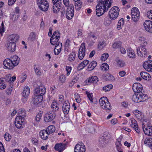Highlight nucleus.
<instances>
[{
  "instance_id": "obj_1",
  "label": "nucleus",
  "mask_w": 152,
  "mask_h": 152,
  "mask_svg": "<svg viewBox=\"0 0 152 152\" xmlns=\"http://www.w3.org/2000/svg\"><path fill=\"white\" fill-rule=\"evenodd\" d=\"M112 0H97L98 4L96 7V13L98 16L104 14L111 6Z\"/></svg>"
},
{
  "instance_id": "obj_2",
  "label": "nucleus",
  "mask_w": 152,
  "mask_h": 152,
  "mask_svg": "<svg viewBox=\"0 0 152 152\" xmlns=\"http://www.w3.org/2000/svg\"><path fill=\"white\" fill-rule=\"evenodd\" d=\"M20 61V58L18 56L15 55L10 58L6 59L3 64L7 68L11 69L18 64Z\"/></svg>"
},
{
  "instance_id": "obj_3",
  "label": "nucleus",
  "mask_w": 152,
  "mask_h": 152,
  "mask_svg": "<svg viewBox=\"0 0 152 152\" xmlns=\"http://www.w3.org/2000/svg\"><path fill=\"white\" fill-rule=\"evenodd\" d=\"M100 106L102 108L108 113L110 112L112 109L111 104L106 97L101 98L99 100Z\"/></svg>"
},
{
  "instance_id": "obj_4",
  "label": "nucleus",
  "mask_w": 152,
  "mask_h": 152,
  "mask_svg": "<svg viewBox=\"0 0 152 152\" xmlns=\"http://www.w3.org/2000/svg\"><path fill=\"white\" fill-rule=\"evenodd\" d=\"M147 43L146 41H143L137 49L138 55L142 57H145L147 56L146 46Z\"/></svg>"
},
{
  "instance_id": "obj_5",
  "label": "nucleus",
  "mask_w": 152,
  "mask_h": 152,
  "mask_svg": "<svg viewBox=\"0 0 152 152\" xmlns=\"http://www.w3.org/2000/svg\"><path fill=\"white\" fill-rule=\"evenodd\" d=\"M37 4L39 9L42 11H47L49 8V4L46 0H37Z\"/></svg>"
},
{
  "instance_id": "obj_6",
  "label": "nucleus",
  "mask_w": 152,
  "mask_h": 152,
  "mask_svg": "<svg viewBox=\"0 0 152 152\" xmlns=\"http://www.w3.org/2000/svg\"><path fill=\"white\" fill-rule=\"evenodd\" d=\"M119 9L118 7L115 6L112 7L109 12V16L111 20L116 19L119 14Z\"/></svg>"
},
{
  "instance_id": "obj_7",
  "label": "nucleus",
  "mask_w": 152,
  "mask_h": 152,
  "mask_svg": "<svg viewBox=\"0 0 152 152\" xmlns=\"http://www.w3.org/2000/svg\"><path fill=\"white\" fill-rule=\"evenodd\" d=\"M142 128L145 134L152 136V126L150 123H148L145 125L143 124Z\"/></svg>"
},
{
  "instance_id": "obj_8",
  "label": "nucleus",
  "mask_w": 152,
  "mask_h": 152,
  "mask_svg": "<svg viewBox=\"0 0 152 152\" xmlns=\"http://www.w3.org/2000/svg\"><path fill=\"white\" fill-rule=\"evenodd\" d=\"M74 7L72 4H70L67 7L66 12V17L68 20H71L74 15Z\"/></svg>"
},
{
  "instance_id": "obj_9",
  "label": "nucleus",
  "mask_w": 152,
  "mask_h": 152,
  "mask_svg": "<svg viewBox=\"0 0 152 152\" xmlns=\"http://www.w3.org/2000/svg\"><path fill=\"white\" fill-rule=\"evenodd\" d=\"M74 152H85L86 147L82 142H78L74 148Z\"/></svg>"
},
{
  "instance_id": "obj_10",
  "label": "nucleus",
  "mask_w": 152,
  "mask_h": 152,
  "mask_svg": "<svg viewBox=\"0 0 152 152\" xmlns=\"http://www.w3.org/2000/svg\"><path fill=\"white\" fill-rule=\"evenodd\" d=\"M30 92L29 88L28 86L25 87L22 93L23 97L21 100L23 103H25L27 101V98Z\"/></svg>"
},
{
  "instance_id": "obj_11",
  "label": "nucleus",
  "mask_w": 152,
  "mask_h": 152,
  "mask_svg": "<svg viewBox=\"0 0 152 152\" xmlns=\"http://www.w3.org/2000/svg\"><path fill=\"white\" fill-rule=\"evenodd\" d=\"M56 114L53 112H50L46 113L44 117L45 122H48L52 121L55 118Z\"/></svg>"
},
{
  "instance_id": "obj_12",
  "label": "nucleus",
  "mask_w": 152,
  "mask_h": 152,
  "mask_svg": "<svg viewBox=\"0 0 152 152\" xmlns=\"http://www.w3.org/2000/svg\"><path fill=\"white\" fill-rule=\"evenodd\" d=\"M86 51V48L84 43L82 44L80 46L78 53V58L80 60H82L83 59L85 56Z\"/></svg>"
},
{
  "instance_id": "obj_13",
  "label": "nucleus",
  "mask_w": 152,
  "mask_h": 152,
  "mask_svg": "<svg viewBox=\"0 0 152 152\" xmlns=\"http://www.w3.org/2000/svg\"><path fill=\"white\" fill-rule=\"evenodd\" d=\"M108 134L107 132H105L103 136L100 137L99 139V144L103 146L108 142L109 138L108 137Z\"/></svg>"
},
{
  "instance_id": "obj_14",
  "label": "nucleus",
  "mask_w": 152,
  "mask_h": 152,
  "mask_svg": "<svg viewBox=\"0 0 152 152\" xmlns=\"http://www.w3.org/2000/svg\"><path fill=\"white\" fill-rule=\"evenodd\" d=\"M67 147V144L65 143H58L56 144L54 147V149L58 152H61Z\"/></svg>"
},
{
  "instance_id": "obj_15",
  "label": "nucleus",
  "mask_w": 152,
  "mask_h": 152,
  "mask_svg": "<svg viewBox=\"0 0 152 152\" xmlns=\"http://www.w3.org/2000/svg\"><path fill=\"white\" fill-rule=\"evenodd\" d=\"M45 89L44 86H40L38 88H36L34 92V95H36L37 96H42L43 97V95L45 93Z\"/></svg>"
},
{
  "instance_id": "obj_16",
  "label": "nucleus",
  "mask_w": 152,
  "mask_h": 152,
  "mask_svg": "<svg viewBox=\"0 0 152 152\" xmlns=\"http://www.w3.org/2000/svg\"><path fill=\"white\" fill-rule=\"evenodd\" d=\"M54 34L52 36L50 39V43L53 45H56V46H57L60 47L59 48H61V47H62V44L60 41H59V38L53 37Z\"/></svg>"
},
{
  "instance_id": "obj_17",
  "label": "nucleus",
  "mask_w": 152,
  "mask_h": 152,
  "mask_svg": "<svg viewBox=\"0 0 152 152\" xmlns=\"http://www.w3.org/2000/svg\"><path fill=\"white\" fill-rule=\"evenodd\" d=\"M143 67L147 71L152 72V61L148 60L144 62Z\"/></svg>"
},
{
  "instance_id": "obj_18",
  "label": "nucleus",
  "mask_w": 152,
  "mask_h": 152,
  "mask_svg": "<svg viewBox=\"0 0 152 152\" xmlns=\"http://www.w3.org/2000/svg\"><path fill=\"white\" fill-rule=\"evenodd\" d=\"M142 86L140 83H136L133 85L132 89L135 93H139L142 91Z\"/></svg>"
},
{
  "instance_id": "obj_19",
  "label": "nucleus",
  "mask_w": 152,
  "mask_h": 152,
  "mask_svg": "<svg viewBox=\"0 0 152 152\" xmlns=\"http://www.w3.org/2000/svg\"><path fill=\"white\" fill-rule=\"evenodd\" d=\"M131 14L132 19H135L134 16H136L137 17H136L137 19H135L136 20L139 19L140 12L137 8L135 7L133 8L131 10Z\"/></svg>"
},
{
  "instance_id": "obj_20",
  "label": "nucleus",
  "mask_w": 152,
  "mask_h": 152,
  "mask_svg": "<svg viewBox=\"0 0 152 152\" xmlns=\"http://www.w3.org/2000/svg\"><path fill=\"white\" fill-rule=\"evenodd\" d=\"M143 25L145 30L151 33H152V21L149 20H145Z\"/></svg>"
},
{
  "instance_id": "obj_21",
  "label": "nucleus",
  "mask_w": 152,
  "mask_h": 152,
  "mask_svg": "<svg viewBox=\"0 0 152 152\" xmlns=\"http://www.w3.org/2000/svg\"><path fill=\"white\" fill-rule=\"evenodd\" d=\"M53 6V11H55L56 10V12H58L60 10V8L59 7H61V5L62 4L61 0H52Z\"/></svg>"
},
{
  "instance_id": "obj_22",
  "label": "nucleus",
  "mask_w": 152,
  "mask_h": 152,
  "mask_svg": "<svg viewBox=\"0 0 152 152\" xmlns=\"http://www.w3.org/2000/svg\"><path fill=\"white\" fill-rule=\"evenodd\" d=\"M15 124L16 127L18 129H21L24 127V125L20 117H17L15 120Z\"/></svg>"
},
{
  "instance_id": "obj_23",
  "label": "nucleus",
  "mask_w": 152,
  "mask_h": 152,
  "mask_svg": "<svg viewBox=\"0 0 152 152\" xmlns=\"http://www.w3.org/2000/svg\"><path fill=\"white\" fill-rule=\"evenodd\" d=\"M70 107V103L68 101L64 102L62 107L63 111L65 114L68 113Z\"/></svg>"
},
{
  "instance_id": "obj_24",
  "label": "nucleus",
  "mask_w": 152,
  "mask_h": 152,
  "mask_svg": "<svg viewBox=\"0 0 152 152\" xmlns=\"http://www.w3.org/2000/svg\"><path fill=\"white\" fill-rule=\"evenodd\" d=\"M131 124L130 126L133 128L137 133L140 132V129L138 128V125L136 121L134 119L132 118L131 119Z\"/></svg>"
},
{
  "instance_id": "obj_25",
  "label": "nucleus",
  "mask_w": 152,
  "mask_h": 152,
  "mask_svg": "<svg viewBox=\"0 0 152 152\" xmlns=\"http://www.w3.org/2000/svg\"><path fill=\"white\" fill-rule=\"evenodd\" d=\"M41 96H37L34 95V96L33 97L32 99V101L34 104L37 105L42 102L43 98Z\"/></svg>"
},
{
  "instance_id": "obj_26",
  "label": "nucleus",
  "mask_w": 152,
  "mask_h": 152,
  "mask_svg": "<svg viewBox=\"0 0 152 152\" xmlns=\"http://www.w3.org/2000/svg\"><path fill=\"white\" fill-rule=\"evenodd\" d=\"M41 138L42 139L46 140L48 138L49 133L47 131L45 130H43L41 131L39 133Z\"/></svg>"
},
{
  "instance_id": "obj_27",
  "label": "nucleus",
  "mask_w": 152,
  "mask_h": 152,
  "mask_svg": "<svg viewBox=\"0 0 152 152\" xmlns=\"http://www.w3.org/2000/svg\"><path fill=\"white\" fill-rule=\"evenodd\" d=\"M127 56L129 58L132 59H134L136 58V54L132 49L128 48L127 50Z\"/></svg>"
},
{
  "instance_id": "obj_28",
  "label": "nucleus",
  "mask_w": 152,
  "mask_h": 152,
  "mask_svg": "<svg viewBox=\"0 0 152 152\" xmlns=\"http://www.w3.org/2000/svg\"><path fill=\"white\" fill-rule=\"evenodd\" d=\"M7 49L11 52H13L15 50L16 44L14 42H10L8 44Z\"/></svg>"
},
{
  "instance_id": "obj_29",
  "label": "nucleus",
  "mask_w": 152,
  "mask_h": 152,
  "mask_svg": "<svg viewBox=\"0 0 152 152\" xmlns=\"http://www.w3.org/2000/svg\"><path fill=\"white\" fill-rule=\"evenodd\" d=\"M19 38V36L17 34H13L9 37V40L10 42H16Z\"/></svg>"
},
{
  "instance_id": "obj_30",
  "label": "nucleus",
  "mask_w": 152,
  "mask_h": 152,
  "mask_svg": "<svg viewBox=\"0 0 152 152\" xmlns=\"http://www.w3.org/2000/svg\"><path fill=\"white\" fill-rule=\"evenodd\" d=\"M140 75L145 80H150V75L146 72H140Z\"/></svg>"
},
{
  "instance_id": "obj_31",
  "label": "nucleus",
  "mask_w": 152,
  "mask_h": 152,
  "mask_svg": "<svg viewBox=\"0 0 152 152\" xmlns=\"http://www.w3.org/2000/svg\"><path fill=\"white\" fill-rule=\"evenodd\" d=\"M144 143L146 146L152 149V138H146L144 141Z\"/></svg>"
},
{
  "instance_id": "obj_32",
  "label": "nucleus",
  "mask_w": 152,
  "mask_h": 152,
  "mask_svg": "<svg viewBox=\"0 0 152 152\" xmlns=\"http://www.w3.org/2000/svg\"><path fill=\"white\" fill-rule=\"evenodd\" d=\"M139 96L140 98V100H141L140 102H144L148 99V96L142 92L139 93Z\"/></svg>"
},
{
  "instance_id": "obj_33",
  "label": "nucleus",
  "mask_w": 152,
  "mask_h": 152,
  "mask_svg": "<svg viewBox=\"0 0 152 152\" xmlns=\"http://www.w3.org/2000/svg\"><path fill=\"white\" fill-rule=\"evenodd\" d=\"M97 64V63L95 61H93L89 64L88 68L89 70L91 71L95 68Z\"/></svg>"
},
{
  "instance_id": "obj_34",
  "label": "nucleus",
  "mask_w": 152,
  "mask_h": 152,
  "mask_svg": "<svg viewBox=\"0 0 152 152\" xmlns=\"http://www.w3.org/2000/svg\"><path fill=\"white\" fill-rule=\"evenodd\" d=\"M88 83H96L98 81V78L96 76H93L88 79Z\"/></svg>"
},
{
  "instance_id": "obj_35",
  "label": "nucleus",
  "mask_w": 152,
  "mask_h": 152,
  "mask_svg": "<svg viewBox=\"0 0 152 152\" xmlns=\"http://www.w3.org/2000/svg\"><path fill=\"white\" fill-rule=\"evenodd\" d=\"M140 98L139 96V93L135 94L132 96V100L135 102H140Z\"/></svg>"
},
{
  "instance_id": "obj_36",
  "label": "nucleus",
  "mask_w": 152,
  "mask_h": 152,
  "mask_svg": "<svg viewBox=\"0 0 152 152\" xmlns=\"http://www.w3.org/2000/svg\"><path fill=\"white\" fill-rule=\"evenodd\" d=\"M36 36L35 32H31L30 33L29 37L28 39L29 41L32 42L36 40Z\"/></svg>"
},
{
  "instance_id": "obj_37",
  "label": "nucleus",
  "mask_w": 152,
  "mask_h": 152,
  "mask_svg": "<svg viewBox=\"0 0 152 152\" xmlns=\"http://www.w3.org/2000/svg\"><path fill=\"white\" fill-rule=\"evenodd\" d=\"M136 117L138 119L141 120L142 118V113L137 110L135 111L134 113Z\"/></svg>"
},
{
  "instance_id": "obj_38",
  "label": "nucleus",
  "mask_w": 152,
  "mask_h": 152,
  "mask_svg": "<svg viewBox=\"0 0 152 152\" xmlns=\"http://www.w3.org/2000/svg\"><path fill=\"white\" fill-rule=\"evenodd\" d=\"M121 43L120 41L115 42L113 45L112 47L114 49L119 48H121Z\"/></svg>"
},
{
  "instance_id": "obj_39",
  "label": "nucleus",
  "mask_w": 152,
  "mask_h": 152,
  "mask_svg": "<svg viewBox=\"0 0 152 152\" xmlns=\"http://www.w3.org/2000/svg\"><path fill=\"white\" fill-rule=\"evenodd\" d=\"M75 2V8L76 10H79L81 7L82 2L80 0L78 1Z\"/></svg>"
},
{
  "instance_id": "obj_40",
  "label": "nucleus",
  "mask_w": 152,
  "mask_h": 152,
  "mask_svg": "<svg viewBox=\"0 0 152 152\" xmlns=\"http://www.w3.org/2000/svg\"><path fill=\"white\" fill-rule=\"evenodd\" d=\"M55 127L53 125H50L48 127L47 129L46 130L47 131H47L48 132L49 134H50L53 132L55 130Z\"/></svg>"
},
{
  "instance_id": "obj_41",
  "label": "nucleus",
  "mask_w": 152,
  "mask_h": 152,
  "mask_svg": "<svg viewBox=\"0 0 152 152\" xmlns=\"http://www.w3.org/2000/svg\"><path fill=\"white\" fill-rule=\"evenodd\" d=\"M76 56V54L75 52H72L69 55L68 60L69 61H72L74 60Z\"/></svg>"
},
{
  "instance_id": "obj_42",
  "label": "nucleus",
  "mask_w": 152,
  "mask_h": 152,
  "mask_svg": "<svg viewBox=\"0 0 152 152\" xmlns=\"http://www.w3.org/2000/svg\"><path fill=\"white\" fill-rule=\"evenodd\" d=\"M124 24V21L123 18H121L118 22L117 28L118 30L121 28V26H123Z\"/></svg>"
},
{
  "instance_id": "obj_43",
  "label": "nucleus",
  "mask_w": 152,
  "mask_h": 152,
  "mask_svg": "<svg viewBox=\"0 0 152 152\" xmlns=\"http://www.w3.org/2000/svg\"><path fill=\"white\" fill-rule=\"evenodd\" d=\"M114 77L111 75L107 73L105 75L104 78L106 80H111L114 79Z\"/></svg>"
},
{
  "instance_id": "obj_44",
  "label": "nucleus",
  "mask_w": 152,
  "mask_h": 152,
  "mask_svg": "<svg viewBox=\"0 0 152 152\" xmlns=\"http://www.w3.org/2000/svg\"><path fill=\"white\" fill-rule=\"evenodd\" d=\"M101 69L104 71H106L109 69V66L107 63L103 64L101 66Z\"/></svg>"
},
{
  "instance_id": "obj_45",
  "label": "nucleus",
  "mask_w": 152,
  "mask_h": 152,
  "mask_svg": "<svg viewBox=\"0 0 152 152\" xmlns=\"http://www.w3.org/2000/svg\"><path fill=\"white\" fill-rule=\"evenodd\" d=\"M113 86L112 85H108L103 87V90L105 92L110 91L112 88Z\"/></svg>"
},
{
  "instance_id": "obj_46",
  "label": "nucleus",
  "mask_w": 152,
  "mask_h": 152,
  "mask_svg": "<svg viewBox=\"0 0 152 152\" xmlns=\"http://www.w3.org/2000/svg\"><path fill=\"white\" fill-rule=\"evenodd\" d=\"M61 48H59L60 47L57 46H55L54 50V52L55 55L58 54L61 52L62 47H61Z\"/></svg>"
},
{
  "instance_id": "obj_47",
  "label": "nucleus",
  "mask_w": 152,
  "mask_h": 152,
  "mask_svg": "<svg viewBox=\"0 0 152 152\" xmlns=\"http://www.w3.org/2000/svg\"><path fill=\"white\" fill-rule=\"evenodd\" d=\"M6 87V86L5 84L4 80H1L0 79V88L1 89H4Z\"/></svg>"
},
{
  "instance_id": "obj_48",
  "label": "nucleus",
  "mask_w": 152,
  "mask_h": 152,
  "mask_svg": "<svg viewBox=\"0 0 152 152\" xmlns=\"http://www.w3.org/2000/svg\"><path fill=\"white\" fill-rule=\"evenodd\" d=\"M4 83L7 82L9 83H11V76L10 75H7L6 77L4 78Z\"/></svg>"
},
{
  "instance_id": "obj_49",
  "label": "nucleus",
  "mask_w": 152,
  "mask_h": 152,
  "mask_svg": "<svg viewBox=\"0 0 152 152\" xmlns=\"http://www.w3.org/2000/svg\"><path fill=\"white\" fill-rule=\"evenodd\" d=\"M75 99L78 103H80L81 102V99L80 98V95L78 94H74Z\"/></svg>"
},
{
  "instance_id": "obj_50",
  "label": "nucleus",
  "mask_w": 152,
  "mask_h": 152,
  "mask_svg": "<svg viewBox=\"0 0 152 152\" xmlns=\"http://www.w3.org/2000/svg\"><path fill=\"white\" fill-rule=\"evenodd\" d=\"M86 93L87 95V97L88 98L90 101L91 102H93V95L92 94V93H90L89 92L86 91Z\"/></svg>"
},
{
  "instance_id": "obj_51",
  "label": "nucleus",
  "mask_w": 152,
  "mask_h": 152,
  "mask_svg": "<svg viewBox=\"0 0 152 152\" xmlns=\"http://www.w3.org/2000/svg\"><path fill=\"white\" fill-rule=\"evenodd\" d=\"M4 137L5 140L7 141H10L11 138V136L8 133H6Z\"/></svg>"
},
{
  "instance_id": "obj_52",
  "label": "nucleus",
  "mask_w": 152,
  "mask_h": 152,
  "mask_svg": "<svg viewBox=\"0 0 152 152\" xmlns=\"http://www.w3.org/2000/svg\"><path fill=\"white\" fill-rule=\"evenodd\" d=\"M59 78L60 81L62 83H64L66 79L65 76L63 75H60Z\"/></svg>"
},
{
  "instance_id": "obj_53",
  "label": "nucleus",
  "mask_w": 152,
  "mask_h": 152,
  "mask_svg": "<svg viewBox=\"0 0 152 152\" xmlns=\"http://www.w3.org/2000/svg\"><path fill=\"white\" fill-rule=\"evenodd\" d=\"M109 56L108 54L107 53H105L103 54L101 57L102 60L103 61H105L106 60Z\"/></svg>"
},
{
  "instance_id": "obj_54",
  "label": "nucleus",
  "mask_w": 152,
  "mask_h": 152,
  "mask_svg": "<svg viewBox=\"0 0 152 152\" xmlns=\"http://www.w3.org/2000/svg\"><path fill=\"white\" fill-rule=\"evenodd\" d=\"M54 34V37L56 38H60V34L58 31H56L54 32L52 36H53Z\"/></svg>"
},
{
  "instance_id": "obj_55",
  "label": "nucleus",
  "mask_w": 152,
  "mask_h": 152,
  "mask_svg": "<svg viewBox=\"0 0 152 152\" xmlns=\"http://www.w3.org/2000/svg\"><path fill=\"white\" fill-rule=\"evenodd\" d=\"M117 62L118 64L121 67H123L125 65L124 62L120 59L118 60Z\"/></svg>"
},
{
  "instance_id": "obj_56",
  "label": "nucleus",
  "mask_w": 152,
  "mask_h": 152,
  "mask_svg": "<svg viewBox=\"0 0 152 152\" xmlns=\"http://www.w3.org/2000/svg\"><path fill=\"white\" fill-rule=\"evenodd\" d=\"M66 71L67 72L66 75L68 76L72 70V67L70 66H66Z\"/></svg>"
},
{
  "instance_id": "obj_57",
  "label": "nucleus",
  "mask_w": 152,
  "mask_h": 152,
  "mask_svg": "<svg viewBox=\"0 0 152 152\" xmlns=\"http://www.w3.org/2000/svg\"><path fill=\"white\" fill-rule=\"evenodd\" d=\"M61 5H61V7H59V8H60V10H59L58 11L56 12V10H55V11H53L55 12H60L62 15H64V12H65V9L63 7H61Z\"/></svg>"
},
{
  "instance_id": "obj_58",
  "label": "nucleus",
  "mask_w": 152,
  "mask_h": 152,
  "mask_svg": "<svg viewBox=\"0 0 152 152\" xmlns=\"http://www.w3.org/2000/svg\"><path fill=\"white\" fill-rule=\"evenodd\" d=\"M84 64L83 62H82L81 63L79 64L77 67V69L78 70H80L85 67V66L83 65Z\"/></svg>"
},
{
  "instance_id": "obj_59",
  "label": "nucleus",
  "mask_w": 152,
  "mask_h": 152,
  "mask_svg": "<svg viewBox=\"0 0 152 152\" xmlns=\"http://www.w3.org/2000/svg\"><path fill=\"white\" fill-rule=\"evenodd\" d=\"M34 69L36 74L37 75H40L41 74V72L39 68V67L36 68L34 67Z\"/></svg>"
},
{
  "instance_id": "obj_60",
  "label": "nucleus",
  "mask_w": 152,
  "mask_h": 152,
  "mask_svg": "<svg viewBox=\"0 0 152 152\" xmlns=\"http://www.w3.org/2000/svg\"><path fill=\"white\" fill-rule=\"evenodd\" d=\"M12 90V86H10L7 89L6 91L7 93V94L9 95L11 94V92Z\"/></svg>"
},
{
  "instance_id": "obj_61",
  "label": "nucleus",
  "mask_w": 152,
  "mask_h": 152,
  "mask_svg": "<svg viewBox=\"0 0 152 152\" xmlns=\"http://www.w3.org/2000/svg\"><path fill=\"white\" fill-rule=\"evenodd\" d=\"M4 24L3 22H2L1 26L0 27V32L1 34L3 33L4 31Z\"/></svg>"
},
{
  "instance_id": "obj_62",
  "label": "nucleus",
  "mask_w": 152,
  "mask_h": 152,
  "mask_svg": "<svg viewBox=\"0 0 152 152\" xmlns=\"http://www.w3.org/2000/svg\"><path fill=\"white\" fill-rule=\"evenodd\" d=\"M147 16L149 19L152 20V10L149 11L147 12Z\"/></svg>"
},
{
  "instance_id": "obj_63",
  "label": "nucleus",
  "mask_w": 152,
  "mask_h": 152,
  "mask_svg": "<svg viewBox=\"0 0 152 152\" xmlns=\"http://www.w3.org/2000/svg\"><path fill=\"white\" fill-rule=\"evenodd\" d=\"M56 88L55 86L54 85L52 86L50 88V89L51 93H52L53 94H54L56 92Z\"/></svg>"
},
{
  "instance_id": "obj_64",
  "label": "nucleus",
  "mask_w": 152,
  "mask_h": 152,
  "mask_svg": "<svg viewBox=\"0 0 152 152\" xmlns=\"http://www.w3.org/2000/svg\"><path fill=\"white\" fill-rule=\"evenodd\" d=\"M0 152H5L3 145L1 142H0Z\"/></svg>"
}]
</instances>
